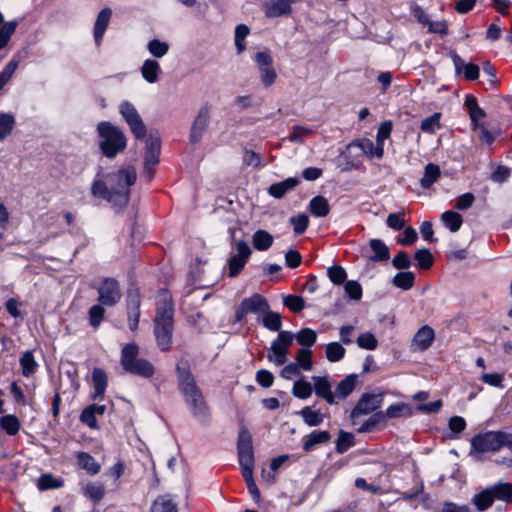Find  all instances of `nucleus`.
I'll return each instance as SVG.
<instances>
[{"label":"nucleus","mask_w":512,"mask_h":512,"mask_svg":"<svg viewBox=\"0 0 512 512\" xmlns=\"http://www.w3.org/2000/svg\"><path fill=\"white\" fill-rule=\"evenodd\" d=\"M62 485V480L56 479L50 474H44L38 480V488L40 490L60 488Z\"/></svg>","instance_id":"60"},{"label":"nucleus","mask_w":512,"mask_h":512,"mask_svg":"<svg viewBox=\"0 0 512 512\" xmlns=\"http://www.w3.org/2000/svg\"><path fill=\"white\" fill-rule=\"evenodd\" d=\"M254 60L260 70V78L265 86H270L277 77L276 71L271 67L273 59L266 51L257 52Z\"/></svg>","instance_id":"14"},{"label":"nucleus","mask_w":512,"mask_h":512,"mask_svg":"<svg viewBox=\"0 0 512 512\" xmlns=\"http://www.w3.org/2000/svg\"><path fill=\"white\" fill-rule=\"evenodd\" d=\"M120 364L125 372L142 378H151L155 373L153 364L139 357V346L136 343H128L122 348Z\"/></svg>","instance_id":"5"},{"label":"nucleus","mask_w":512,"mask_h":512,"mask_svg":"<svg viewBox=\"0 0 512 512\" xmlns=\"http://www.w3.org/2000/svg\"><path fill=\"white\" fill-rule=\"evenodd\" d=\"M327 275L330 281L335 285H342L347 278L345 269L339 265L329 267L327 269Z\"/></svg>","instance_id":"58"},{"label":"nucleus","mask_w":512,"mask_h":512,"mask_svg":"<svg viewBox=\"0 0 512 512\" xmlns=\"http://www.w3.org/2000/svg\"><path fill=\"white\" fill-rule=\"evenodd\" d=\"M441 220L444 225L453 233L459 231L463 223L462 216L452 210H448L442 213Z\"/></svg>","instance_id":"40"},{"label":"nucleus","mask_w":512,"mask_h":512,"mask_svg":"<svg viewBox=\"0 0 512 512\" xmlns=\"http://www.w3.org/2000/svg\"><path fill=\"white\" fill-rule=\"evenodd\" d=\"M92 383L94 388L92 399H103L108 384L106 372L101 368H94L92 371Z\"/></svg>","instance_id":"24"},{"label":"nucleus","mask_w":512,"mask_h":512,"mask_svg":"<svg viewBox=\"0 0 512 512\" xmlns=\"http://www.w3.org/2000/svg\"><path fill=\"white\" fill-rule=\"evenodd\" d=\"M349 147H358L362 152L369 158L381 159L384 155V148L382 144H374V142L368 138L354 140L349 144Z\"/></svg>","instance_id":"18"},{"label":"nucleus","mask_w":512,"mask_h":512,"mask_svg":"<svg viewBox=\"0 0 512 512\" xmlns=\"http://www.w3.org/2000/svg\"><path fill=\"white\" fill-rule=\"evenodd\" d=\"M326 357L330 362H338L345 356V348L338 342H331L326 345Z\"/></svg>","instance_id":"51"},{"label":"nucleus","mask_w":512,"mask_h":512,"mask_svg":"<svg viewBox=\"0 0 512 512\" xmlns=\"http://www.w3.org/2000/svg\"><path fill=\"white\" fill-rule=\"evenodd\" d=\"M441 113H434L433 115L422 120L420 129L429 134H433L436 130L440 129Z\"/></svg>","instance_id":"52"},{"label":"nucleus","mask_w":512,"mask_h":512,"mask_svg":"<svg viewBox=\"0 0 512 512\" xmlns=\"http://www.w3.org/2000/svg\"><path fill=\"white\" fill-rule=\"evenodd\" d=\"M19 364L21 367V372L24 377H31L33 374L36 373L39 365L36 362L33 352L30 350L25 351L20 359Z\"/></svg>","instance_id":"34"},{"label":"nucleus","mask_w":512,"mask_h":512,"mask_svg":"<svg viewBox=\"0 0 512 512\" xmlns=\"http://www.w3.org/2000/svg\"><path fill=\"white\" fill-rule=\"evenodd\" d=\"M270 308L267 299L259 293H254L248 298L242 300L236 311L237 321H242L245 315L253 313L257 316V320Z\"/></svg>","instance_id":"10"},{"label":"nucleus","mask_w":512,"mask_h":512,"mask_svg":"<svg viewBox=\"0 0 512 512\" xmlns=\"http://www.w3.org/2000/svg\"><path fill=\"white\" fill-rule=\"evenodd\" d=\"M97 132L100 138V150L107 158H114L125 150L127 138L119 127L111 122L102 121L97 125Z\"/></svg>","instance_id":"4"},{"label":"nucleus","mask_w":512,"mask_h":512,"mask_svg":"<svg viewBox=\"0 0 512 512\" xmlns=\"http://www.w3.org/2000/svg\"><path fill=\"white\" fill-rule=\"evenodd\" d=\"M504 433L502 431H490L473 437L471 444L478 452L498 451L503 447Z\"/></svg>","instance_id":"12"},{"label":"nucleus","mask_w":512,"mask_h":512,"mask_svg":"<svg viewBox=\"0 0 512 512\" xmlns=\"http://www.w3.org/2000/svg\"><path fill=\"white\" fill-rule=\"evenodd\" d=\"M309 211L315 217H325L330 212L328 200L323 196H315L310 200Z\"/></svg>","instance_id":"38"},{"label":"nucleus","mask_w":512,"mask_h":512,"mask_svg":"<svg viewBox=\"0 0 512 512\" xmlns=\"http://www.w3.org/2000/svg\"><path fill=\"white\" fill-rule=\"evenodd\" d=\"M160 153H161V140L157 134L150 133L148 139L146 140V150L144 163L148 165H155L160 161Z\"/></svg>","instance_id":"17"},{"label":"nucleus","mask_w":512,"mask_h":512,"mask_svg":"<svg viewBox=\"0 0 512 512\" xmlns=\"http://www.w3.org/2000/svg\"><path fill=\"white\" fill-rule=\"evenodd\" d=\"M267 359L270 363L281 366L288 359V331H280L268 349Z\"/></svg>","instance_id":"13"},{"label":"nucleus","mask_w":512,"mask_h":512,"mask_svg":"<svg viewBox=\"0 0 512 512\" xmlns=\"http://www.w3.org/2000/svg\"><path fill=\"white\" fill-rule=\"evenodd\" d=\"M149 53L155 58L164 57L169 51V44L159 39H152L147 44Z\"/></svg>","instance_id":"50"},{"label":"nucleus","mask_w":512,"mask_h":512,"mask_svg":"<svg viewBox=\"0 0 512 512\" xmlns=\"http://www.w3.org/2000/svg\"><path fill=\"white\" fill-rule=\"evenodd\" d=\"M105 308L104 305L98 303L93 306H91L88 310V320L89 324L94 328L97 329L101 322L103 321L105 317Z\"/></svg>","instance_id":"47"},{"label":"nucleus","mask_w":512,"mask_h":512,"mask_svg":"<svg viewBox=\"0 0 512 512\" xmlns=\"http://www.w3.org/2000/svg\"><path fill=\"white\" fill-rule=\"evenodd\" d=\"M15 126V118L12 114L0 112V141L9 136Z\"/></svg>","instance_id":"46"},{"label":"nucleus","mask_w":512,"mask_h":512,"mask_svg":"<svg viewBox=\"0 0 512 512\" xmlns=\"http://www.w3.org/2000/svg\"><path fill=\"white\" fill-rule=\"evenodd\" d=\"M234 248L236 252H231L227 263L230 277L237 276L243 270L252 253L250 246L244 240H237Z\"/></svg>","instance_id":"11"},{"label":"nucleus","mask_w":512,"mask_h":512,"mask_svg":"<svg viewBox=\"0 0 512 512\" xmlns=\"http://www.w3.org/2000/svg\"><path fill=\"white\" fill-rule=\"evenodd\" d=\"M414 282L415 274L411 271L399 272L394 276L392 280L394 286L403 290L411 289L414 285Z\"/></svg>","instance_id":"42"},{"label":"nucleus","mask_w":512,"mask_h":512,"mask_svg":"<svg viewBox=\"0 0 512 512\" xmlns=\"http://www.w3.org/2000/svg\"><path fill=\"white\" fill-rule=\"evenodd\" d=\"M77 465L85 470L89 475H96L101 470V465L95 458L87 452L80 451L76 453Z\"/></svg>","instance_id":"26"},{"label":"nucleus","mask_w":512,"mask_h":512,"mask_svg":"<svg viewBox=\"0 0 512 512\" xmlns=\"http://www.w3.org/2000/svg\"><path fill=\"white\" fill-rule=\"evenodd\" d=\"M97 290L98 302L107 307L117 305L122 298L119 282L112 277L103 278L98 285H92Z\"/></svg>","instance_id":"7"},{"label":"nucleus","mask_w":512,"mask_h":512,"mask_svg":"<svg viewBox=\"0 0 512 512\" xmlns=\"http://www.w3.org/2000/svg\"><path fill=\"white\" fill-rule=\"evenodd\" d=\"M19 61L15 58L11 59L2 72L0 73V91L10 81L16 69L18 68Z\"/></svg>","instance_id":"55"},{"label":"nucleus","mask_w":512,"mask_h":512,"mask_svg":"<svg viewBox=\"0 0 512 512\" xmlns=\"http://www.w3.org/2000/svg\"><path fill=\"white\" fill-rule=\"evenodd\" d=\"M82 494L93 504H98L105 495V487L102 483L88 482L82 489Z\"/></svg>","instance_id":"33"},{"label":"nucleus","mask_w":512,"mask_h":512,"mask_svg":"<svg viewBox=\"0 0 512 512\" xmlns=\"http://www.w3.org/2000/svg\"><path fill=\"white\" fill-rule=\"evenodd\" d=\"M510 169L504 165H497L495 170L491 173L490 179L496 183H504L510 177Z\"/></svg>","instance_id":"64"},{"label":"nucleus","mask_w":512,"mask_h":512,"mask_svg":"<svg viewBox=\"0 0 512 512\" xmlns=\"http://www.w3.org/2000/svg\"><path fill=\"white\" fill-rule=\"evenodd\" d=\"M414 259L418 266L424 270L429 269L434 262L433 256L428 249L417 250L414 254Z\"/></svg>","instance_id":"57"},{"label":"nucleus","mask_w":512,"mask_h":512,"mask_svg":"<svg viewBox=\"0 0 512 512\" xmlns=\"http://www.w3.org/2000/svg\"><path fill=\"white\" fill-rule=\"evenodd\" d=\"M405 212L391 213L386 219V224L389 228L396 231L402 230L405 227Z\"/></svg>","instance_id":"62"},{"label":"nucleus","mask_w":512,"mask_h":512,"mask_svg":"<svg viewBox=\"0 0 512 512\" xmlns=\"http://www.w3.org/2000/svg\"><path fill=\"white\" fill-rule=\"evenodd\" d=\"M174 306L171 296L162 291L158 295L154 334L158 347L166 352L172 345Z\"/></svg>","instance_id":"3"},{"label":"nucleus","mask_w":512,"mask_h":512,"mask_svg":"<svg viewBox=\"0 0 512 512\" xmlns=\"http://www.w3.org/2000/svg\"><path fill=\"white\" fill-rule=\"evenodd\" d=\"M288 12V0H278L267 3L265 13L268 17H278Z\"/></svg>","instance_id":"49"},{"label":"nucleus","mask_w":512,"mask_h":512,"mask_svg":"<svg viewBox=\"0 0 512 512\" xmlns=\"http://www.w3.org/2000/svg\"><path fill=\"white\" fill-rule=\"evenodd\" d=\"M18 25V20L8 21L0 25V50L8 44Z\"/></svg>","instance_id":"41"},{"label":"nucleus","mask_w":512,"mask_h":512,"mask_svg":"<svg viewBox=\"0 0 512 512\" xmlns=\"http://www.w3.org/2000/svg\"><path fill=\"white\" fill-rule=\"evenodd\" d=\"M290 224L293 225L295 234L300 235L305 232L309 225V218L306 214H299L290 219Z\"/></svg>","instance_id":"63"},{"label":"nucleus","mask_w":512,"mask_h":512,"mask_svg":"<svg viewBox=\"0 0 512 512\" xmlns=\"http://www.w3.org/2000/svg\"><path fill=\"white\" fill-rule=\"evenodd\" d=\"M237 449L242 475L247 473H253L254 454L252 447V437L249 431L244 428L241 429V431L239 432Z\"/></svg>","instance_id":"8"},{"label":"nucleus","mask_w":512,"mask_h":512,"mask_svg":"<svg viewBox=\"0 0 512 512\" xmlns=\"http://www.w3.org/2000/svg\"><path fill=\"white\" fill-rule=\"evenodd\" d=\"M292 392L299 399H307L312 395L313 385L301 378L294 382Z\"/></svg>","instance_id":"45"},{"label":"nucleus","mask_w":512,"mask_h":512,"mask_svg":"<svg viewBox=\"0 0 512 512\" xmlns=\"http://www.w3.org/2000/svg\"><path fill=\"white\" fill-rule=\"evenodd\" d=\"M379 407V401L372 394H363L351 412V417L355 418L359 415H367L374 412Z\"/></svg>","instance_id":"19"},{"label":"nucleus","mask_w":512,"mask_h":512,"mask_svg":"<svg viewBox=\"0 0 512 512\" xmlns=\"http://www.w3.org/2000/svg\"><path fill=\"white\" fill-rule=\"evenodd\" d=\"M119 111L135 138L144 139L147 134L146 125L135 106L128 101H124L120 104Z\"/></svg>","instance_id":"9"},{"label":"nucleus","mask_w":512,"mask_h":512,"mask_svg":"<svg viewBox=\"0 0 512 512\" xmlns=\"http://www.w3.org/2000/svg\"><path fill=\"white\" fill-rule=\"evenodd\" d=\"M140 295L135 293H129L127 296V320L131 331H136L140 319Z\"/></svg>","instance_id":"16"},{"label":"nucleus","mask_w":512,"mask_h":512,"mask_svg":"<svg viewBox=\"0 0 512 512\" xmlns=\"http://www.w3.org/2000/svg\"><path fill=\"white\" fill-rule=\"evenodd\" d=\"M136 178V170L132 166L107 174L106 181L98 173L92 183L91 193L94 197L104 199L113 206L122 208L129 201L130 187L134 185Z\"/></svg>","instance_id":"1"},{"label":"nucleus","mask_w":512,"mask_h":512,"mask_svg":"<svg viewBox=\"0 0 512 512\" xmlns=\"http://www.w3.org/2000/svg\"><path fill=\"white\" fill-rule=\"evenodd\" d=\"M373 255L370 260L373 262H383L390 258V250L388 246L380 239H371L369 242Z\"/></svg>","instance_id":"31"},{"label":"nucleus","mask_w":512,"mask_h":512,"mask_svg":"<svg viewBox=\"0 0 512 512\" xmlns=\"http://www.w3.org/2000/svg\"><path fill=\"white\" fill-rule=\"evenodd\" d=\"M177 382L180 393L191 413L197 418H205L207 406L200 388L191 372L188 360L181 359L176 365Z\"/></svg>","instance_id":"2"},{"label":"nucleus","mask_w":512,"mask_h":512,"mask_svg":"<svg viewBox=\"0 0 512 512\" xmlns=\"http://www.w3.org/2000/svg\"><path fill=\"white\" fill-rule=\"evenodd\" d=\"M357 344L360 348L366 350H375L378 346V341L374 334L365 332L357 338Z\"/></svg>","instance_id":"59"},{"label":"nucleus","mask_w":512,"mask_h":512,"mask_svg":"<svg viewBox=\"0 0 512 512\" xmlns=\"http://www.w3.org/2000/svg\"><path fill=\"white\" fill-rule=\"evenodd\" d=\"M357 379L358 376L356 374H350L338 383L334 391L335 404L346 399L354 391Z\"/></svg>","instance_id":"23"},{"label":"nucleus","mask_w":512,"mask_h":512,"mask_svg":"<svg viewBox=\"0 0 512 512\" xmlns=\"http://www.w3.org/2000/svg\"><path fill=\"white\" fill-rule=\"evenodd\" d=\"M312 352L309 348H302L298 351L296 356V363L290 362V374H298L299 368L304 371L312 369Z\"/></svg>","instance_id":"25"},{"label":"nucleus","mask_w":512,"mask_h":512,"mask_svg":"<svg viewBox=\"0 0 512 512\" xmlns=\"http://www.w3.org/2000/svg\"><path fill=\"white\" fill-rule=\"evenodd\" d=\"M441 176V171L438 165L429 163L424 168V173L420 179V185L424 189L430 188Z\"/></svg>","instance_id":"35"},{"label":"nucleus","mask_w":512,"mask_h":512,"mask_svg":"<svg viewBox=\"0 0 512 512\" xmlns=\"http://www.w3.org/2000/svg\"><path fill=\"white\" fill-rule=\"evenodd\" d=\"M296 415H300L305 424L308 426H318L320 425L325 417L319 409H315L314 406H306L302 408L300 411L295 412Z\"/></svg>","instance_id":"28"},{"label":"nucleus","mask_w":512,"mask_h":512,"mask_svg":"<svg viewBox=\"0 0 512 512\" xmlns=\"http://www.w3.org/2000/svg\"><path fill=\"white\" fill-rule=\"evenodd\" d=\"M208 122L209 109L207 107H203L200 109L191 128L190 138L193 143L198 142L202 138V134L205 131Z\"/></svg>","instance_id":"21"},{"label":"nucleus","mask_w":512,"mask_h":512,"mask_svg":"<svg viewBox=\"0 0 512 512\" xmlns=\"http://www.w3.org/2000/svg\"><path fill=\"white\" fill-rule=\"evenodd\" d=\"M386 419L383 412L374 413L368 420H366L359 428V433L370 432L372 429L379 425L385 423Z\"/></svg>","instance_id":"56"},{"label":"nucleus","mask_w":512,"mask_h":512,"mask_svg":"<svg viewBox=\"0 0 512 512\" xmlns=\"http://www.w3.org/2000/svg\"><path fill=\"white\" fill-rule=\"evenodd\" d=\"M472 130L478 133L480 142L489 146L492 145L494 141L502 134V131L499 127L489 128L485 123L472 128Z\"/></svg>","instance_id":"29"},{"label":"nucleus","mask_w":512,"mask_h":512,"mask_svg":"<svg viewBox=\"0 0 512 512\" xmlns=\"http://www.w3.org/2000/svg\"><path fill=\"white\" fill-rule=\"evenodd\" d=\"M1 428L10 436L16 435L20 430V421L15 415H5L0 418Z\"/></svg>","instance_id":"43"},{"label":"nucleus","mask_w":512,"mask_h":512,"mask_svg":"<svg viewBox=\"0 0 512 512\" xmlns=\"http://www.w3.org/2000/svg\"><path fill=\"white\" fill-rule=\"evenodd\" d=\"M266 329L272 332H280L282 327V317L278 312L270 310V308L257 320Z\"/></svg>","instance_id":"32"},{"label":"nucleus","mask_w":512,"mask_h":512,"mask_svg":"<svg viewBox=\"0 0 512 512\" xmlns=\"http://www.w3.org/2000/svg\"><path fill=\"white\" fill-rule=\"evenodd\" d=\"M434 337V330L429 326H423L416 333L414 343L420 350H426L432 344Z\"/></svg>","instance_id":"36"},{"label":"nucleus","mask_w":512,"mask_h":512,"mask_svg":"<svg viewBox=\"0 0 512 512\" xmlns=\"http://www.w3.org/2000/svg\"><path fill=\"white\" fill-rule=\"evenodd\" d=\"M313 389L317 397L325 400L329 405L335 404L332 383L328 376H313Z\"/></svg>","instance_id":"15"},{"label":"nucleus","mask_w":512,"mask_h":512,"mask_svg":"<svg viewBox=\"0 0 512 512\" xmlns=\"http://www.w3.org/2000/svg\"><path fill=\"white\" fill-rule=\"evenodd\" d=\"M250 30L247 25L239 24L235 28V46L237 49V53L241 54L245 49L244 40L248 36Z\"/></svg>","instance_id":"54"},{"label":"nucleus","mask_w":512,"mask_h":512,"mask_svg":"<svg viewBox=\"0 0 512 512\" xmlns=\"http://www.w3.org/2000/svg\"><path fill=\"white\" fill-rule=\"evenodd\" d=\"M316 338V332L310 328H303L296 334L297 342L305 348L312 346Z\"/></svg>","instance_id":"53"},{"label":"nucleus","mask_w":512,"mask_h":512,"mask_svg":"<svg viewBox=\"0 0 512 512\" xmlns=\"http://www.w3.org/2000/svg\"><path fill=\"white\" fill-rule=\"evenodd\" d=\"M330 438L328 431L314 430L303 438V449L306 452L312 451L317 445L327 443Z\"/></svg>","instance_id":"27"},{"label":"nucleus","mask_w":512,"mask_h":512,"mask_svg":"<svg viewBox=\"0 0 512 512\" xmlns=\"http://www.w3.org/2000/svg\"><path fill=\"white\" fill-rule=\"evenodd\" d=\"M160 73L161 67L156 60L147 59L143 62L141 66V74L148 83H156L159 79Z\"/></svg>","instance_id":"30"},{"label":"nucleus","mask_w":512,"mask_h":512,"mask_svg":"<svg viewBox=\"0 0 512 512\" xmlns=\"http://www.w3.org/2000/svg\"><path fill=\"white\" fill-rule=\"evenodd\" d=\"M151 512H178V508L170 495H161L153 501Z\"/></svg>","instance_id":"37"},{"label":"nucleus","mask_w":512,"mask_h":512,"mask_svg":"<svg viewBox=\"0 0 512 512\" xmlns=\"http://www.w3.org/2000/svg\"><path fill=\"white\" fill-rule=\"evenodd\" d=\"M465 106L468 110V114L471 120V128H475L481 124H484V118L486 117V112L479 107L477 99L468 94L465 97Z\"/></svg>","instance_id":"20"},{"label":"nucleus","mask_w":512,"mask_h":512,"mask_svg":"<svg viewBox=\"0 0 512 512\" xmlns=\"http://www.w3.org/2000/svg\"><path fill=\"white\" fill-rule=\"evenodd\" d=\"M383 413L385 419L399 418L402 416H410L411 408L405 403H397L390 405Z\"/></svg>","instance_id":"48"},{"label":"nucleus","mask_w":512,"mask_h":512,"mask_svg":"<svg viewBox=\"0 0 512 512\" xmlns=\"http://www.w3.org/2000/svg\"><path fill=\"white\" fill-rule=\"evenodd\" d=\"M495 501L512 503V483L499 481L476 493L471 499V503L480 512L489 509Z\"/></svg>","instance_id":"6"},{"label":"nucleus","mask_w":512,"mask_h":512,"mask_svg":"<svg viewBox=\"0 0 512 512\" xmlns=\"http://www.w3.org/2000/svg\"><path fill=\"white\" fill-rule=\"evenodd\" d=\"M253 247L258 251H266L273 244V236L266 230H257L252 236Z\"/></svg>","instance_id":"39"},{"label":"nucleus","mask_w":512,"mask_h":512,"mask_svg":"<svg viewBox=\"0 0 512 512\" xmlns=\"http://www.w3.org/2000/svg\"><path fill=\"white\" fill-rule=\"evenodd\" d=\"M112 16V10L110 8L102 9L94 24V39L97 46H100L105 31L109 25Z\"/></svg>","instance_id":"22"},{"label":"nucleus","mask_w":512,"mask_h":512,"mask_svg":"<svg viewBox=\"0 0 512 512\" xmlns=\"http://www.w3.org/2000/svg\"><path fill=\"white\" fill-rule=\"evenodd\" d=\"M312 133L313 130L309 127L295 125L293 131L290 133V142L302 143Z\"/></svg>","instance_id":"61"},{"label":"nucleus","mask_w":512,"mask_h":512,"mask_svg":"<svg viewBox=\"0 0 512 512\" xmlns=\"http://www.w3.org/2000/svg\"><path fill=\"white\" fill-rule=\"evenodd\" d=\"M355 445V437L352 433L345 432L340 430L337 441H336V451L340 454L345 453L351 447Z\"/></svg>","instance_id":"44"}]
</instances>
